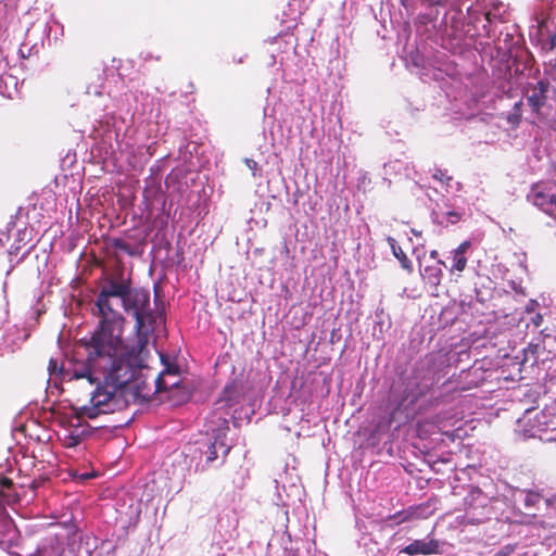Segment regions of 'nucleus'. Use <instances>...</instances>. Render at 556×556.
<instances>
[{
	"label": "nucleus",
	"mask_w": 556,
	"mask_h": 556,
	"mask_svg": "<svg viewBox=\"0 0 556 556\" xmlns=\"http://www.w3.org/2000/svg\"><path fill=\"white\" fill-rule=\"evenodd\" d=\"M123 309L135 318L136 338L132 341H124L122 336L119 337V346L112 356L113 366H110L108 376L102 377V384L93 394L97 409L125 407L129 401L149 395L144 381L138 376L149 354L150 333L154 331L161 316L151 308L150 291L131 288L129 280Z\"/></svg>",
	"instance_id": "f257e3e1"
},
{
	"label": "nucleus",
	"mask_w": 556,
	"mask_h": 556,
	"mask_svg": "<svg viewBox=\"0 0 556 556\" xmlns=\"http://www.w3.org/2000/svg\"><path fill=\"white\" fill-rule=\"evenodd\" d=\"M127 282L128 279L123 277L103 281L94 303L100 317L99 326L88 340L84 339L86 350L89 351V363L75 374L76 377H93V372L108 376L110 366H113L112 356L119 346L125 321L117 308L124 307Z\"/></svg>",
	"instance_id": "f03ea898"
},
{
	"label": "nucleus",
	"mask_w": 556,
	"mask_h": 556,
	"mask_svg": "<svg viewBox=\"0 0 556 556\" xmlns=\"http://www.w3.org/2000/svg\"><path fill=\"white\" fill-rule=\"evenodd\" d=\"M242 400L238 383L231 382L224 388L222 396L214 404V414L218 415L217 427L212 428L204 439L188 448L193 459L199 458L195 465L197 470L203 471L208 467H218L225 463L231 448L227 442L229 429L227 417L231 416L232 407L240 404Z\"/></svg>",
	"instance_id": "7ed1b4c3"
},
{
	"label": "nucleus",
	"mask_w": 556,
	"mask_h": 556,
	"mask_svg": "<svg viewBox=\"0 0 556 556\" xmlns=\"http://www.w3.org/2000/svg\"><path fill=\"white\" fill-rule=\"evenodd\" d=\"M88 363H89V351L87 350V359L84 364H79V365L75 366L73 369H64L63 366H59V363L56 359L51 358L49 362L48 370L50 372V376L59 375L62 377L63 380H85L92 388V390L89 392V395H90L89 403L84 405L80 408L81 417H85L88 419H96L100 415H108V414H113L115 412L123 410L124 407L109 409V410L97 409V407H94L96 403L93 402V394L96 393V391H98L97 390L98 387H100L102 384V381H103L102 377L104 375H102L100 372H97V374L93 372V375H92L93 377H89V376H77L76 377V375H75L83 367L87 366Z\"/></svg>",
	"instance_id": "20e7f679"
},
{
	"label": "nucleus",
	"mask_w": 556,
	"mask_h": 556,
	"mask_svg": "<svg viewBox=\"0 0 556 556\" xmlns=\"http://www.w3.org/2000/svg\"><path fill=\"white\" fill-rule=\"evenodd\" d=\"M517 432L523 438H538L542 442H556V417L548 410H527L517 421Z\"/></svg>",
	"instance_id": "39448f33"
},
{
	"label": "nucleus",
	"mask_w": 556,
	"mask_h": 556,
	"mask_svg": "<svg viewBox=\"0 0 556 556\" xmlns=\"http://www.w3.org/2000/svg\"><path fill=\"white\" fill-rule=\"evenodd\" d=\"M160 357H161V362H162V364L164 366V369L154 379V390L152 391V388L148 384L147 377L143 374V369L147 367L146 366L147 357H146L144 362H143V366H142V368L140 370V375L138 376V378L140 380L144 381L146 391H149V395L147 397H138L136 400L129 401L127 403V405L124 407V409L126 407H128V405L131 404V403H143V402H147V401L150 400L152 394L157 393V392H162V391H166V390L172 389L174 387H177L179 384L180 379H179V369H178V367L175 364L170 363L168 361V358L164 354H161Z\"/></svg>",
	"instance_id": "423d86ee"
},
{
	"label": "nucleus",
	"mask_w": 556,
	"mask_h": 556,
	"mask_svg": "<svg viewBox=\"0 0 556 556\" xmlns=\"http://www.w3.org/2000/svg\"><path fill=\"white\" fill-rule=\"evenodd\" d=\"M464 522L478 525L489 520L494 515L492 498L478 488H471L464 498Z\"/></svg>",
	"instance_id": "0eeeda50"
},
{
	"label": "nucleus",
	"mask_w": 556,
	"mask_h": 556,
	"mask_svg": "<svg viewBox=\"0 0 556 556\" xmlns=\"http://www.w3.org/2000/svg\"><path fill=\"white\" fill-rule=\"evenodd\" d=\"M467 12L471 22L479 21L478 14L483 17L485 23L482 27L489 38L492 37L490 26L496 22H506L508 13L507 5L498 0H478L476 7H468Z\"/></svg>",
	"instance_id": "6e6552de"
},
{
	"label": "nucleus",
	"mask_w": 556,
	"mask_h": 556,
	"mask_svg": "<svg viewBox=\"0 0 556 556\" xmlns=\"http://www.w3.org/2000/svg\"><path fill=\"white\" fill-rule=\"evenodd\" d=\"M552 85L548 78L541 77L536 81H529L523 88V94L531 111L539 115L546 105Z\"/></svg>",
	"instance_id": "1a4fd4ad"
},
{
	"label": "nucleus",
	"mask_w": 556,
	"mask_h": 556,
	"mask_svg": "<svg viewBox=\"0 0 556 556\" xmlns=\"http://www.w3.org/2000/svg\"><path fill=\"white\" fill-rule=\"evenodd\" d=\"M555 182L533 185L527 194V200L546 214L556 212Z\"/></svg>",
	"instance_id": "9d476101"
},
{
	"label": "nucleus",
	"mask_w": 556,
	"mask_h": 556,
	"mask_svg": "<svg viewBox=\"0 0 556 556\" xmlns=\"http://www.w3.org/2000/svg\"><path fill=\"white\" fill-rule=\"evenodd\" d=\"M535 25L530 27V37H535L542 49L552 51L556 48V24L548 20L535 17Z\"/></svg>",
	"instance_id": "9b49d317"
},
{
	"label": "nucleus",
	"mask_w": 556,
	"mask_h": 556,
	"mask_svg": "<svg viewBox=\"0 0 556 556\" xmlns=\"http://www.w3.org/2000/svg\"><path fill=\"white\" fill-rule=\"evenodd\" d=\"M18 79L9 73V64L0 52V94L12 99L17 93Z\"/></svg>",
	"instance_id": "f8f14e48"
},
{
	"label": "nucleus",
	"mask_w": 556,
	"mask_h": 556,
	"mask_svg": "<svg viewBox=\"0 0 556 556\" xmlns=\"http://www.w3.org/2000/svg\"><path fill=\"white\" fill-rule=\"evenodd\" d=\"M514 496L516 502L522 503L527 515H534V510L540 509L541 505H549V500L535 491L519 490Z\"/></svg>",
	"instance_id": "ddd939ff"
},
{
	"label": "nucleus",
	"mask_w": 556,
	"mask_h": 556,
	"mask_svg": "<svg viewBox=\"0 0 556 556\" xmlns=\"http://www.w3.org/2000/svg\"><path fill=\"white\" fill-rule=\"evenodd\" d=\"M400 553H405L407 555H432L439 553V542L434 539H424V540H415Z\"/></svg>",
	"instance_id": "4468645a"
},
{
	"label": "nucleus",
	"mask_w": 556,
	"mask_h": 556,
	"mask_svg": "<svg viewBox=\"0 0 556 556\" xmlns=\"http://www.w3.org/2000/svg\"><path fill=\"white\" fill-rule=\"evenodd\" d=\"M432 219L433 222L448 226L458 223L463 217V212L459 210H450V207L445 204L444 207L440 204H437V208L432 210Z\"/></svg>",
	"instance_id": "2eb2a0df"
},
{
	"label": "nucleus",
	"mask_w": 556,
	"mask_h": 556,
	"mask_svg": "<svg viewBox=\"0 0 556 556\" xmlns=\"http://www.w3.org/2000/svg\"><path fill=\"white\" fill-rule=\"evenodd\" d=\"M469 248H470V242L464 241L456 249L451 251L450 257L452 260V264L450 267L447 266L450 271H452V273L459 271L460 273L466 268L467 257L465 254Z\"/></svg>",
	"instance_id": "dca6fc26"
},
{
	"label": "nucleus",
	"mask_w": 556,
	"mask_h": 556,
	"mask_svg": "<svg viewBox=\"0 0 556 556\" xmlns=\"http://www.w3.org/2000/svg\"><path fill=\"white\" fill-rule=\"evenodd\" d=\"M442 267L447 268V265L444 261L438 260L437 264L433 266H426L422 269V277L428 281L431 286H438L441 282V278L443 275Z\"/></svg>",
	"instance_id": "f3484780"
},
{
	"label": "nucleus",
	"mask_w": 556,
	"mask_h": 556,
	"mask_svg": "<svg viewBox=\"0 0 556 556\" xmlns=\"http://www.w3.org/2000/svg\"><path fill=\"white\" fill-rule=\"evenodd\" d=\"M237 527L238 519L233 513L220 515L217 520V529L219 532H223L224 536L231 538Z\"/></svg>",
	"instance_id": "a211bd4d"
},
{
	"label": "nucleus",
	"mask_w": 556,
	"mask_h": 556,
	"mask_svg": "<svg viewBox=\"0 0 556 556\" xmlns=\"http://www.w3.org/2000/svg\"><path fill=\"white\" fill-rule=\"evenodd\" d=\"M31 240V229H27L26 227L24 229H18L16 232V238L14 242L12 243L8 254L10 257V262L13 261V256H17L22 245H25Z\"/></svg>",
	"instance_id": "6ab92c4d"
},
{
	"label": "nucleus",
	"mask_w": 556,
	"mask_h": 556,
	"mask_svg": "<svg viewBox=\"0 0 556 556\" xmlns=\"http://www.w3.org/2000/svg\"><path fill=\"white\" fill-rule=\"evenodd\" d=\"M387 242L394 257L399 260L402 268L410 273L413 270L412 262L403 252L402 248L397 244L396 240L392 237H388Z\"/></svg>",
	"instance_id": "aec40b11"
},
{
	"label": "nucleus",
	"mask_w": 556,
	"mask_h": 556,
	"mask_svg": "<svg viewBox=\"0 0 556 556\" xmlns=\"http://www.w3.org/2000/svg\"><path fill=\"white\" fill-rule=\"evenodd\" d=\"M112 245L117 251L123 252L130 256L137 255L139 253L138 248L132 247L130 243L121 238H114L112 241Z\"/></svg>",
	"instance_id": "412c9836"
},
{
	"label": "nucleus",
	"mask_w": 556,
	"mask_h": 556,
	"mask_svg": "<svg viewBox=\"0 0 556 556\" xmlns=\"http://www.w3.org/2000/svg\"><path fill=\"white\" fill-rule=\"evenodd\" d=\"M522 115V101H518L514 104L511 111L507 115V121L510 125L517 126L521 121Z\"/></svg>",
	"instance_id": "4be33fe9"
},
{
	"label": "nucleus",
	"mask_w": 556,
	"mask_h": 556,
	"mask_svg": "<svg viewBox=\"0 0 556 556\" xmlns=\"http://www.w3.org/2000/svg\"><path fill=\"white\" fill-rule=\"evenodd\" d=\"M433 178L440 180V181H444V180H451L452 178L450 176H447L443 170L441 169H435L434 174H433Z\"/></svg>",
	"instance_id": "5701e85b"
},
{
	"label": "nucleus",
	"mask_w": 556,
	"mask_h": 556,
	"mask_svg": "<svg viewBox=\"0 0 556 556\" xmlns=\"http://www.w3.org/2000/svg\"><path fill=\"white\" fill-rule=\"evenodd\" d=\"M247 166L252 170V175L256 176L257 163L252 159H245Z\"/></svg>",
	"instance_id": "b1692460"
},
{
	"label": "nucleus",
	"mask_w": 556,
	"mask_h": 556,
	"mask_svg": "<svg viewBox=\"0 0 556 556\" xmlns=\"http://www.w3.org/2000/svg\"><path fill=\"white\" fill-rule=\"evenodd\" d=\"M432 359H433V357H427V358L422 359V361L417 365V370H418L419 368L430 367V365L432 364Z\"/></svg>",
	"instance_id": "393cba45"
},
{
	"label": "nucleus",
	"mask_w": 556,
	"mask_h": 556,
	"mask_svg": "<svg viewBox=\"0 0 556 556\" xmlns=\"http://www.w3.org/2000/svg\"><path fill=\"white\" fill-rule=\"evenodd\" d=\"M87 93L94 94V96H101L102 91L97 86H88Z\"/></svg>",
	"instance_id": "a878e982"
},
{
	"label": "nucleus",
	"mask_w": 556,
	"mask_h": 556,
	"mask_svg": "<svg viewBox=\"0 0 556 556\" xmlns=\"http://www.w3.org/2000/svg\"><path fill=\"white\" fill-rule=\"evenodd\" d=\"M79 443V438L77 435H70L67 438V446H76Z\"/></svg>",
	"instance_id": "bb28decb"
},
{
	"label": "nucleus",
	"mask_w": 556,
	"mask_h": 556,
	"mask_svg": "<svg viewBox=\"0 0 556 556\" xmlns=\"http://www.w3.org/2000/svg\"><path fill=\"white\" fill-rule=\"evenodd\" d=\"M413 62L416 66H421V63H422V58L419 56V55H416L414 59H413Z\"/></svg>",
	"instance_id": "cd10ccee"
},
{
	"label": "nucleus",
	"mask_w": 556,
	"mask_h": 556,
	"mask_svg": "<svg viewBox=\"0 0 556 556\" xmlns=\"http://www.w3.org/2000/svg\"><path fill=\"white\" fill-rule=\"evenodd\" d=\"M34 248V245H30L23 254L22 256L20 257V260L16 262L18 263L20 261L24 260L26 257V255L30 252V250Z\"/></svg>",
	"instance_id": "c85d7f7f"
},
{
	"label": "nucleus",
	"mask_w": 556,
	"mask_h": 556,
	"mask_svg": "<svg viewBox=\"0 0 556 556\" xmlns=\"http://www.w3.org/2000/svg\"><path fill=\"white\" fill-rule=\"evenodd\" d=\"M8 239L7 233L0 232V245H3L4 241Z\"/></svg>",
	"instance_id": "c756f323"
},
{
	"label": "nucleus",
	"mask_w": 556,
	"mask_h": 556,
	"mask_svg": "<svg viewBox=\"0 0 556 556\" xmlns=\"http://www.w3.org/2000/svg\"><path fill=\"white\" fill-rule=\"evenodd\" d=\"M438 255H439V254H438V251H435V250H433V251H431V252H430V257H431L432 260L438 261V260H439V258H438Z\"/></svg>",
	"instance_id": "7c9ffc66"
},
{
	"label": "nucleus",
	"mask_w": 556,
	"mask_h": 556,
	"mask_svg": "<svg viewBox=\"0 0 556 556\" xmlns=\"http://www.w3.org/2000/svg\"><path fill=\"white\" fill-rule=\"evenodd\" d=\"M428 2H429L430 4L439 5V4H441V3L443 2V0H428Z\"/></svg>",
	"instance_id": "2f4dec72"
},
{
	"label": "nucleus",
	"mask_w": 556,
	"mask_h": 556,
	"mask_svg": "<svg viewBox=\"0 0 556 556\" xmlns=\"http://www.w3.org/2000/svg\"><path fill=\"white\" fill-rule=\"evenodd\" d=\"M428 379L430 380L431 383H433V381L435 379L434 374H432Z\"/></svg>",
	"instance_id": "473e14b6"
},
{
	"label": "nucleus",
	"mask_w": 556,
	"mask_h": 556,
	"mask_svg": "<svg viewBox=\"0 0 556 556\" xmlns=\"http://www.w3.org/2000/svg\"><path fill=\"white\" fill-rule=\"evenodd\" d=\"M551 127H552V129H553L554 131H556V121H554V122H553V124H552V126H551Z\"/></svg>",
	"instance_id": "72a5a7b5"
},
{
	"label": "nucleus",
	"mask_w": 556,
	"mask_h": 556,
	"mask_svg": "<svg viewBox=\"0 0 556 556\" xmlns=\"http://www.w3.org/2000/svg\"><path fill=\"white\" fill-rule=\"evenodd\" d=\"M412 232H413L415 236H420V232H419V231H417V230H415V229H413V230H412Z\"/></svg>",
	"instance_id": "f704fd0d"
},
{
	"label": "nucleus",
	"mask_w": 556,
	"mask_h": 556,
	"mask_svg": "<svg viewBox=\"0 0 556 556\" xmlns=\"http://www.w3.org/2000/svg\"><path fill=\"white\" fill-rule=\"evenodd\" d=\"M47 27L51 29V25L46 24V27H43V30H47Z\"/></svg>",
	"instance_id": "c9c22d12"
},
{
	"label": "nucleus",
	"mask_w": 556,
	"mask_h": 556,
	"mask_svg": "<svg viewBox=\"0 0 556 556\" xmlns=\"http://www.w3.org/2000/svg\"><path fill=\"white\" fill-rule=\"evenodd\" d=\"M47 27L51 29V25L46 24V27H43V30H47Z\"/></svg>",
	"instance_id": "e433bc0d"
},
{
	"label": "nucleus",
	"mask_w": 556,
	"mask_h": 556,
	"mask_svg": "<svg viewBox=\"0 0 556 556\" xmlns=\"http://www.w3.org/2000/svg\"><path fill=\"white\" fill-rule=\"evenodd\" d=\"M47 27L51 29V25L46 24V27H43V30H47Z\"/></svg>",
	"instance_id": "4c0bfd02"
},
{
	"label": "nucleus",
	"mask_w": 556,
	"mask_h": 556,
	"mask_svg": "<svg viewBox=\"0 0 556 556\" xmlns=\"http://www.w3.org/2000/svg\"><path fill=\"white\" fill-rule=\"evenodd\" d=\"M14 265L10 266V269L8 270L7 274H10V271L13 269Z\"/></svg>",
	"instance_id": "58836bf2"
},
{
	"label": "nucleus",
	"mask_w": 556,
	"mask_h": 556,
	"mask_svg": "<svg viewBox=\"0 0 556 556\" xmlns=\"http://www.w3.org/2000/svg\"><path fill=\"white\" fill-rule=\"evenodd\" d=\"M554 194L556 195V185H555V187H554Z\"/></svg>",
	"instance_id": "ea45409f"
}]
</instances>
